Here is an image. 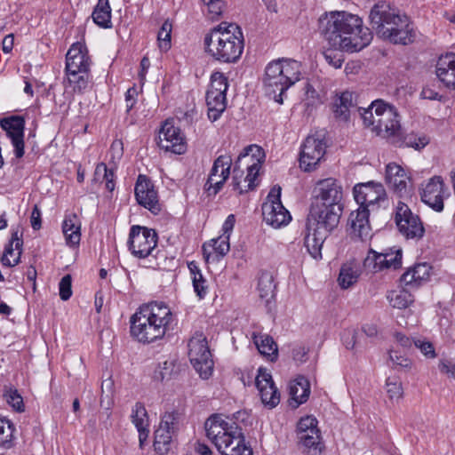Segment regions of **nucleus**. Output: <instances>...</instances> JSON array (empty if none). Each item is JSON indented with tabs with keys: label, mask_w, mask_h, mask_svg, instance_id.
I'll return each instance as SVG.
<instances>
[{
	"label": "nucleus",
	"mask_w": 455,
	"mask_h": 455,
	"mask_svg": "<svg viewBox=\"0 0 455 455\" xmlns=\"http://www.w3.org/2000/svg\"><path fill=\"white\" fill-rule=\"evenodd\" d=\"M318 29L331 48L323 52V57L335 68H341L344 62L342 54L335 50L357 52L372 40V33L363 26V20L344 11L323 14L318 20Z\"/></svg>",
	"instance_id": "obj_1"
},
{
	"label": "nucleus",
	"mask_w": 455,
	"mask_h": 455,
	"mask_svg": "<svg viewBox=\"0 0 455 455\" xmlns=\"http://www.w3.org/2000/svg\"><path fill=\"white\" fill-rule=\"evenodd\" d=\"M132 337L149 344L162 339L177 323L175 315L164 302L153 301L140 306L130 319Z\"/></svg>",
	"instance_id": "obj_2"
},
{
	"label": "nucleus",
	"mask_w": 455,
	"mask_h": 455,
	"mask_svg": "<svg viewBox=\"0 0 455 455\" xmlns=\"http://www.w3.org/2000/svg\"><path fill=\"white\" fill-rule=\"evenodd\" d=\"M369 20L377 36L392 44L407 45L413 43L416 38V31L411 19L386 2L373 5Z\"/></svg>",
	"instance_id": "obj_3"
},
{
	"label": "nucleus",
	"mask_w": 455,
	"mask_h": 455,
	"mask_svg": "<svg viewBox=\"0 0 455 455\" xmlns=\"http://www.w3.org/2000/svg\"><path fill=\"white\" fill-rule=\"evenodd\" d=\"M205 52L220 63H236L243 52L244 37L235 23L221 22L204 36Z\"/></svg>",
	"instance_id": "obj_4"
},
{
	"label": "nucleus",
	"mask_w": 455,
	"mask_h": 455,
	"mask_svg": "<svg viewBox=\"0 0 455 455\" xmlns=\"http://www.w3.org/2000/svg\"><path fill=\"white\" fill-rule=\"evenodd\" d=\"M206 436L222 455H252L242 428L223 414H212L204 422Z\"/></svg>",
	"instance_id": "obj_5"
},
{
	"label": "nucleus",
	"mask_w": 455,
	"mask_h": 455,
	"mask_svg": "<svg viewBox=\"0 0 455 455\" xmlns=\"http://www.w3.org/2000/svg\"><path fill=\"white\" fill-rule=\"evenodd\" d=\"M300 62L291 59H279L267 64L263 79L266 93L275 102L283 104L286 91L299 81Z\"/></svg>",
	"instance_id": "obj_6"
},
{
	"label": "nucleus",
	"mask_w": 455,
	"mask_h": 455,
	"mask_svg": "<svg viewBox=\"0 0 455 455\" xmlns=\"http://www.w3.org/2000/svg\"><path fill=\"white\" fill-rule=\"evenodd\" d=\"M254 151L259 153V148L250 145L239 154L233 169L232 186L239 194L253 190L258 183L257 177L260 170V162L254 159Z\"/></svg>",
	"instance_id": "obj_7"
},
{
	"label": "nucleus",
	"mask_w": 455,
	"mask_h": 455,
	"mask_svg": "<svg viewBox=\"0 0 455 455\" xmlns=\"http://www.w3.org/2000/svg\"><path fill=\"white\" fill-rule=\"evenodd\" d=\"M188 356L200 377L208 379L212 374L214 363L206 337L203 332H196L189 339Z\"/></svg>",
	"instance_id": "obj_8"
},
{
	"label": "nucleus",
	"mask_w": 455,
	"mask_h": 455,
	"mask_svg": "<svg viewBox=\"0 0 455 455\" xmlns=\"http://www.w3.org/2000/svg\"><path fill=\"white\" fill-rule=\"evenodd\" d=\"M375 111L376 133L384 138H400L401 124L396 108L382 100L372 101Z\"/></svg>",
	"instance_id": "obj_9"
},
{
	"label": "nucleus",
	"mask_w": 455,
	"mask_h": 455,
	"mask_svg": "<svg viewBox=\"0 0 455 455\" xmlns=\"http://www.w3.org/2000/svg\"><path fill=\"white\" fill-rule=\"evenodd\" d=\"M157 241L158 235L155 229L134 225L130 229L128 247L133 256L145 259L153 255Z\"/></svg>",
	"instance_id": "obj_10"
},
{
	"label": "nucleus",
	"mask_w": 455,
	"mask_h": 455,
	"mask_svg": "<svg viewBox=\"0 0 455 455\" xmlns=\"http://www.w3.org/2000/svg\"><path fill=\"white\" fill-rule=\"evenodd\" d=\"M343 208L311 204L307 224L331 234L339 223Z\"/></svg>",
	"instance_id": "obj_11"
},
{
	"label": "nucleus",
	"mask_w": 455,
	"mask_h": 455,
	"mask_svg": "<svg viewBox=\"0 0 455 455\" xmlns=\"http://www.w3.org/2000/svg\"><path fill=\"white\" fill-rule=\"evenodd\" d=\"M281 188L275 186L271 188L267 202L262 205L263 219L267 224L275 228L287 225L291 216L281 203Z\"/></svg>",
	"instance_id": "obj_12"
},
{
	"label": "nucleus",
	"mask_w": 455,
	"mask_h": 455,
	"mask_svg": "<svg viewBox=\"0 0 455 455\" xmlns=\"http://www.w3.org/2000/svg\"><path fill=\"white\" fill-rule=\"evenodd\" d=\"M353 193L360 207L372 212L379 209L387 202L386 190L380 183L371 181L355 185Z\"/></svg>",
	"instance_id": "obj_13"
},
{
	"label": "nucleus",
	"mask_w": 455,
	"mask_h": 455,
	"mask_svg": "<svg viewBox=\"0 0 455 455\" xmlns=\"http://www.w3.org/2000/svg\"><path fill=\"white\" fill-rule=\"evenodd\" d=\"M395 222L399 232L407 239H419L424 235L425 229L419 217L401 201L395 206Z\"/></svg>",
	"instance_id": "obj_14"
},
{
	"label": "nucleus",
	"mask_w": 455,
	"mask_h": 455,
	"mask_svg": "<svg viewBox=\"0 0 455 455\" xmlns=\"http://www.w3.org/2000/svg\"><path fill=\"white\" fill-rule=\"evenodd\" d=\"M313 194L311 204L343 206V188L336 179L327 178L317 181Z\"/></svg>",
	"instance_id": "obj_15"
},
{
	"label": "nucleus",
	"mask_w": 455,
	"mask_h": 455,
	"mask_svg": "<svg viewBox=\"0 0 455 455\" xmlns=\"http://www.w3.org/2000/svg\"><path fill=\"white\" fill-rule=\"evenodd\" d=\"M25 125L26 120L22 116L12 115L0 118V127L11 140L16 158H21L25 154Z\"/></svg>",
	"instance_id": "obj_16"
},
{
	"label": "nucleus",
	"mask_w": 455,
	"mask_h": 455,
	"mask_svg": "<svg viewBox=\"0 0 455 455\" xmlns=\"http://www.w3.org/2000/svg\"><path fill=\"white\" fill-rule=\"evenodd\" d=\"M326 145L323 140L309 135L301 146L299 166L304 172H312L323 159Z\"/></svg>",
	"instance_id": "obj_17"
},
{
	"label": "nucleus",
	"mask_w": 455,
	"mask_h": 455,
	"mask_svg": "<svg viewBox=\"0 0 455 455\" xmlns=\"http://www.w3.org/2000/svg\"><path fill=\"white\" fill-rule=\"evenodd\" d=\"M134 195L140 205L154 214L160 212L161 205L158 200V194L149 177L145 174H139L135 183Z\"/></svg>",
	"instance_id": "obj_18"
},
{
	"label": "nucleus",
	"mask_w": 455,
	"mask_h": 455,
	"mask_svg": "<svg viewBox=\"0 0 455 455\" xmlns=\"http://www.w3.org/2000/svg\"><path fill=\"white\" fill-rule=\"evenodd\" d=\"M403 252L401 249L393 251L386 250L383 252H377L371 249L364 259L363 265L372 272H379L384 269H397L402 266Z\"/></svg>",
	"instance_id": "obj_19"
},
{
	"label": "nucleus",
	"mask_w": 455,
	"mask_h": 455,
	"mask_svg": "<svg viewBox=\"0 0 455 455\" xmlns=\"http://www.w3.org/2000/svg\"><path fill=\"white\" fill-rule=\"evenodd\" d=\"M255 386L259 391L262 403L273 409L280 403V393L275 385L272 375L264 368L258 370Z\"/></svg>",
	"instance_id": "obj_20"
},
{
	"label": "nucleus",
	"mask_w": 455,
	"mask_h": 455,
	"mask_svg": "<svg viewBox=\"0 0 455 455\" xmlns=\"http://www.w3.org/2000/svg\"><path fill=\"white\" fill-rule=\"evenodd\" d=\"M91 65L86 45L81 42L74 43L66 54L65 72H90Z\"/></svg>",
	"instance_id": "obj_21"
},
{
	"label": "nucleus",
	"mask_w": 455,
	"mask_h": 455,
	"mask_svg": "<svg viewBox=\"0 0 455 455\" xmlns=\"http://www.w3.org/2000/svg\"><path fill=\"white\" fill-rule=\"evenodd\" d=\"M158 146L165 151L174 154H183L186 150V143L181 136L180 128L166 121L159 133Z\"/></svg>",
	"instance_id": "obj_22"
},
{
	"label": "nucleus",
	"mask_w": 455,
	"mask_h": 455,
	"mask_svg": "<svg viewBox=\"0 0 455 455\" xmlns=\"http://www.w3.org/2000/svg\"><path fill=\"white\" fill-rule=\"evenodd\" d=\"M444 184L440 176L429 179L420 192L421 200L434 211L443 210Z\"/></svg>",
	"instance_id": "obj_23"
},
{
	"label": "nucleus",
	"mask_w": 455,
	"mask_h": 455,
	"mask_svg": "<svg viewBox=\"0 0 455 455\" xmlns=\"http://www.w3.org/2000/svg\"><path fill=\"white\" fill-rule=\"evenodd\" d=\"M385 180L390 189L400 197L409 194L408 182L410 177L406 172L395 163H389L386 167Z\"/></svg>",
	"instance_id": "obj_24"
},
{
	"label": "nucleus",
	"mask_w": 455,
	"mask_h": 455,
	"mask_svg": "<svg viewBox=\"0 0 455 455\" xmlns=\"http://www.w3.org/2000/svg\"><path fill=\"white\" fill-rule=\"evenodd\" d=\"M435 74L447 88L455 89V53L449 52L438 59Z\"/></svg>",
	"instance_id": "obj_25"
},
{
	"label": "nucleus",
	"mask_w": 455,
	"mask_h": 455,
	"mask_svg": "<svg viewBox=\"0 0 455 455\" xmlns=\"http://www.w3.org/2000/svg\"><path fill=\"white\" fill-rule=\"evenodd\" d=\"M23 238L19 228L12 230L11 239L5 246L1 262L5 267H14L19 264L22 251Z\"/></svg>",
	"instance_id": "obj_26"
},
{
	"label": "nucleus",
	"mask_w": 455,
	"mask_h": 455,
	"mask_svg": "<svg viewBox=\"0 0 455 455\" xmlns=\"http://www.w3.org/2000/svg\"><path fill=\"white\" fill-rule=\"evenodd\" d=\"M370 209H364L359 206L356 211L350 213L348 218V223L350 224L353 233L362 240L370 235Z\"/></svg>",
	"instance_id": "obj_27"
},
{
	"label": "nucleus",
	"mask_w": 455,
	"mask_h": 455,
	"mask_svg": "<svg viewBox=\"0 0 455 455\" xmlns=\"http://www.w3.org/2000/svg\"><path fill=\"white\" fill-rule=\"evenodd\" d=\"M132 422L139 432L140 446L142 447L149 435V419L145 405L137 402L132 410Z\"/></svg>",
	"instance_id": "obj_28"
},
{
	"label": "nucleus",
	"mask_w": 455,
	"mask_h": 455,
	"mask_svg": "<svg viewBox=\"0 0 455 455\" xmlns=\"http://www.w3.org/2000/svg\"><path fill=\"white\" fill-rule=\"evenodd\" d=\"M307 228L308 233L305 237V246L312 258L320 259L323 244L330 234L307 224Z\"/></svg>",
	"instance_id": "obj_29"
},
{
	"label": "nucleus",
	"mask_w": 455,
	"mask_h": 455,
	"mask_svg": "<svg viewBox=\"0 0 455 455\" xmlns=\"http://www.w3.org/2000/svg\"><path fill=\"white\" fill-rule=\"evenodd\" d=\"M309 380L304 376L297 377L290 386V395L291 401L290 405L293 408L299 407L306 403L310 395Z\"/></svg>",
	"instance_id": "obj_30"
},
{
	"label": "nucleus",
	"mask_w": 455,
	"mask_h": 455,
	"mask_svg": "<svg viewBox=\"0 0 455 455\" xmlns=\"http://www.w3.org/2000/svg\"><path fill=\"white\" fill-rule=\"evenodd\" d=\"M64 85L66 89L70 88L76 94H84L89 88L91 81L90 72H65Z\"/></svg>",
	"instance_id": "obj_31"
},
{
	"label": "nucleus",
	"mask_w": 455,
	"mask_h": 455,
	"mask_svg": "<svg viewBox=\"0 0 455 455\" xmlns=\"http://www.w3.org/2000/svg\"><path fill=\"white\" fill-rule=\"evenodd\" d=\"M208 117L212 122L218 120L227 108V93L220 92H206Z\"/></svg>",
	"instance_id": "obj_32"
},
{
	"label": "nucleus",
	"mask_w": 455,
	"mask_h": 455,
	"mask_svg": "<svg viewBox=\"0 0 455 455\" xmlns=\"http://www.w3.org/2000/svg\"><path fill=\"white\" fill-rule=\"evenodd\" d=\"M430 269L431 267L426 262L415 264L403 273L400 282L405 286H418L421 281L427 280L429 277Z\"/></svg>",
	"instance_id": "obj_33"
},
{
	"label": "nucleus",
	"mask_w": 455,
	"mask_h": 455,
	"mask_svg": "<svg viewBox=\"0 0 455 455\" xmlns=\"http://www.w3.org/2000/svg\"><path fill=\"white\" fill-rule=\"evenodd\" d=\"M81 223L76 214L71 213L65 216L62 223V232L66 243L69 246L78 245L81 240Z\"/></svg>",
	"instance_id": "obj_34"
},
{
	"label": "nucleus",
	"mask_w": 455,
	"mask_h": 455,
	"mask_svg": "<svg viewBox=\"0 0 455 455\" xmlns=\"http://www.w3.org/2000/svg\"><path fill=\"white\" fill-rule=\"evenodd\" d=\"M354 107L352 92L345 91L340 94H337L332 103V111L335 118L347 122L350 116V108Z\"/></svg>",
	"instance_id": "obj_35"
},
{
	"label": "nucleus",
	"mask_w": 455,
	"mask_h": 455,
	"mask_svg": "<svg viewBox=\"0 0 455 455\" xmlns=\"http://www.w3.org/2000/svg\"><path fill=\"white\" fill-rule=\"evenodd\" d=\"M92 18L93 22L100 28H111L113 24L109 0H98L97 4L93 8Z\"/></svg>",
	"instance_id": "obj_36"
},
{
	"label": "nucleus",
	"mask_w": 455,
	"mask_h": 455,
	"mask_svg": "<svg viewBox=\"0 0 455 455\" xmlns=\"http://www.w3.org/2000/svg\"><path fill=\"white\" fill-rule=\"evenodd\" d=\"M297 443L298 448L305 455H322L325 449L321 435L300 437Z\"/></svg>",
	"instance_id": "obj_37"
},
{
	"label": "nucleus",
	"mask_w": 455,
	"mask_h": 455,
	"mask_svg": "<svg viewBox=\"0 0 455 455\" xmlns=\"http://www.w3.org/2000/svg\"><path fill=\"white\" fill-rule=\"evenodd\" d=\"M253 341L259 352L275 361L277 358V345L269 335L253 334Z\"/></svg>",
	"instance_id": "obj_38"
},
{
	"label": "nucleus",
	"mask_w": 455,
	"mask_h": 455,
	"mask_svg": "<svg viewBox=\"0 0 455 455\" xmlns=\"http://www.w3.org/2000/svg\"><path fill=\"white\" fill-rule=\"evenodd\" d=\"M275 291V283L274 282L273 275L268 271L260 273L258 281V291L261 299L268 302L270 299L274 298Z\"/></svg>",
	"instance_id": "obj_39"
},
{
	"label": "nucleus",
	"mask_w": 455,
	"mask_h": 455,
	"mask_svg": "<svg viewBox=\"0 0 455 455\" xmlns=\"http://www.w3.org/2000/svg\"><path fill=\"white\" fill-rule=\"evenodd\" d=\"M173 435L172 430H169L159 425L158 428L155 431V451L159 454L168 452Z\"/></svg>",
	"instance_id": "obj_40"
},
{
	"label": "nucleus",
	"mask_w": 455,
	"mask_h": 455,
	"mask_svg": "<svg viewBox=\"0 0 455 455\" xmlns=\"http://www.w3.org/2000/svg\"><path fill=\"white\" fill-rule=\"evenodd\" d=\"M317 419L313 416L301 418L297 424V438L300 439V437H310V435H321V432L317 427Z\"/></svg>",
	"instance_id": "obj_41"
},
{
	"label": "nucleus",
	"mask_w": 455,
	"mask_h": 455,
	"mask_svg": "<svg viewBox=\"0 0 455 455\" xmlns=\"http://www.w3.org/2000/svg\"><path fill=\"white\" fill-rule=\"evenodd\" d=\"M14 424L5 417H0V447L10 449L14 445Z\"/></svg>",
	"instance_id": "obj_42"
},
{
	"label": "nucleus",
	"mask_w": 455,
	"mask_h": 455,
	"mask_svg": "<svg viewBox=\"0 0 455 455\" xmlns=\"http://www.w3.org/2000/svg\"><path fill=\"white\" fill-rule=\"evenodd\" d=\"M229 161V156H220L217 157L212 164V167L211 169L208 180L204 185L205 190L209 193L210 196L212 195V191L214 189V184L216 180L215 178H219V174L220 172V166L227 165Z\"/></svg>",
	"instance_id": "obj_43"
},
{
	"label": "nucleus",
	"mask_w": 455,
	"mask_h": 455,
	"mask_svg": "<svg viewBox=\"0 0 455 455\" xmlns=\"http://www.w3.org/2000/svg\"><path fill=\"white\" fill-rule=\"evenodd\" d=\"M94 176L97 180L102 178V180L105 181L106 188L109 192L114 191L116 183L115 172L113 169H109L104 163H100L96 165Z\"/></svg>",
	"instance_id": "obj_44"
},
{
	"label": "nucleus",
	"mask_w": 455,
	"mask_h": 455,
	"mask_svg": "<svg viewBox=\"0 0 455 455\" xmlns=\"http://www.w3.org/2000/svg\"><path fill=\"white\" fill-rule=\"evenodd\" d=\"M3 396L6 403L16 411L22 412L25 411L23 398L18 390L12 387H4Z\"/></svg>",
	"instance_id": "obj_45"
},
{
	"label": "nucleus",
	"mask_w": 455,
	"mask_h": 455,
	"mask_svg": "<svg viewBox=\"0 0 455 455\" xmlns=\"http://www.w3.org/2000/svg\"><path fill=\"white\" fill-rule=\"evenodd\" d=\"M387 299L393 307L399 309H404L413 302L412 295L405 290L393 291L387 296Z\"/></svg>",
	"instance_id": "obj_46"
},
{
	"label": "nucleus",
	"mask_w": 455,
	"mask_h": 455,
	"mask_svg": "<svg viewBox=\"0 0 455 455\" xmlns=\"http://www.w3.org/2000/svg\"><path fill=\"white\" fill-rule=\"evenodd\" d=\"M172 30V24L169 20H166L157 34L158 45L162 52H167L171 48Z\"/></svg>",
	"instance_id": "obj_47"
},
{
	"label": "nucleus",
	"mask_w": 455,
	"mask_h": 455,
	"mask_svg": "<svg viewBox=\"0 0 455 455\" xmlns=\"http://www.w3.org/2000/svg\"><path fill=\"white\" fill-rule=\"evenodd\" d=\"M228 89V77L221 72H213L211 76L208 92H220L227 93Z\"/></svg>",
	"instance_id": "obj_48"
},
{
	"label": "nucleus",
	"mask_w": 455,
	"mask_h": 455,
	"mask_svg": "<svg viewBox=\"0 0 455 455\" xmlns=\"http://www.w3.org/2000/svg\"><path fill=\"white\" fill-rule=\"evenodd\" d=\"M429 143V139L425 136H418L414 133H410L403 137L401 140V145L405 147L413 148L415 149H421Z\"/></svg>",
	"instance_id": "obj_49"
},
{
	"label": "nucleus",
	"mask_w": 455,
	"mask_h": 455,
	"mask_svg": "<svg viewBox=\"0 0 455 455\" xmlns=\"http://www.w3.org/2000/svg\"><path fill=\"white\" fill-rule=\"evenodd\" d=\"M207 7V15L210 20H216L220 18L225 8L224 0L202 1Z\"/></svg>",
	"instance_id": "obj_50"
},
{
	"label": "nucleus",
	"mask_w": 455,
	"mask_h": 455,
	"mask_svg": "<svg viewBox=\"0 0 455 455\" xmlns=\"http://www.w3.org/2000/svg\"><path fill=\"white\" fill-rule=\"evenodd\" d=\"M211 243L210 246L212 247L217 257L222 258L229 251L230 244L228 235H221L217 238L212 239Z\"/></svg>",
	"instance_id": "obj_51"
},
{
	"label": "nucleus",
	"mask_w": 455,
	"mask_h": 455,
	"mask_svg": "<svg viewBox=\"0 0 455 455\" xmlns=\"http://www.w3.org/2000/svg\"><path fill=\"white\" fill-rule=\"evenodd\" d=\"M180 419L181 414L177 411L166 412L163 415L160 425L175 434L179 429Z\"/></svg>",
	"instance_id": "obj_52"
},
{
	"label": "nucleus",
	"mask_w": 455,
	"mask_h": 455,
	"mask_svg": "<svg viewBox=\"0 0 455 455\" xmlns=\"http://www.w3.org/2000/svg\"><path fill=\"white\" fill-rule=\"evenodd\" d=\"M193 287L196 296L199 299H204L208 293L207 280L204 277L201 272H196L193 276Z\"/></svg>",
	"instance_id": "obj_53"
},
{
	"label": "nucleus",
	"mask_w": 455,
	"mask_h": 455,
	"mask_svg": "<svg viewBox=\"0 0 455 455\" xmlns=\"http://www.w3.org/2000/svg\"><path fill=\"white\" fill-rule=\"evenodd\" d=\"M386 386L387 393L391 400H398L403 396V391L402 383L396 379L387 378Z\"/></svg>",
	"instance_id": "obj_54"
},
{
	"label": "nucleus",
	"mask_w": 455,
	"mask_h": 455,
	"mask_svg": "<svg viewBox=\"0 0 455 455\" xmlns=\"http://www.w3.org/2000/svg\"><path fill=\"white\" fill-rule=\"evenodd\" d=\"M339 283L342 288H348L353 283H355L357 280V275L355 272L351 267H341L339 275Z\"/></svg>",
	"instance_id": "obj_55"
},
{
	"label": "nucleus",
	"mask_w": 455,
	"mask_h": 455,
	"mask_svg": "<svg viewBox=\"0 0 455 455\" xmlns=\"http://www.w3.org/2000/svg\"><path fill=\"white\" fill-rule=\"evenodd\" d=\"M232 165V158L229 156V161L227 165L220 166V172L219 174V180H216L214 184V189L212 191V196H216L220 189L223 188L226 180L228 179L230 175V168Z\"/></svg>",
	"instance_id": "obj_56"
},
{
	"label": "nucleus",
	"mask_w": 455,
	"mask_h": 455,
	"mask_svg": "<svg viewBox=\"0 0 455 455\" xmlns=\"http://www.w3.org/2000/svg\"><path fill=\"white\" fill-rule=\"evenodd\" d=\"M59 293L62 300H68L72 296V278L70 275H64L59 283Z\"/></svg>",
	"instance_id": "obj_57"
},
{
	"label": "nucleus",
	"mask_w": 455,
	"mask_h": 455,
	"mask_svg": "<svg viewBox=\"0 0 455 455\" xmlns=\"http://www.w3.org/2000/svg\"><path fill=\"white\" fill-rule=\"evenodd\" d=\"M389 357L395 369H407L411 366V361L396 350H391Z\"/></svg>",
	"instance_id": "obj_58"
},
{
	"label": "nucleus",
	"mask_w": 455,
	"mask_h": 455,
	"mask_svg": "<svg viewBox=\"0 0 455 455\" xmlns=\"http://www.w3.org/2000/svg\"><path fill=\"white\" fill-rule=\"evenodd\" d=\"M362 118L365 126H372V131L376 132L377 123H375L377 117H375V111L372 108V103L367 109H363L362 113Z\"/></svg>",
	"instance_id": "obj_59"
},
{
	"label": "nucleus",
	"mask_w": 455,
	"mask_h": 455,
	"mask_svg": "<svg viewBox=\"0 0 455 455\" xmlns=\"http://www.w3.org/2000/svg\"><path fill=\"white\" fill-rule=\"evenodd\" d=\"M413 344L416 347L419 348L421 353L429 358L435 356L434 346L429 341H421L419 339L414 340Z\"/></svg>",
	"instance_id": "obj_60"
},
{
	"label": "nucleus",
	"mask_w": 455,
	"mask_h": 455,
	"mask_svg": "<svg viewBox=\"0 0 455 455\" xmlns=\"http://www.w3.org/2000/svg\"><path fill=\"white\" fill-rule=\"evenodd\" d=\"M438 368L442 373L447 374L451 377H455V362L448 359H443L440 361Z\"/></svg>",
	"instance_id": "obj_61"
},
{
	"label": "nucleus",
	"mask_w": 455,
	"mask_h": 455,
	"mask_svg": "<svg viewBox=\"0 0 455 455\" xmlns=\"http://www.w3.org/2000/svg\"><path fill=\"white\" fill-rule=\"evenodd\" d=\"M308 349L303 346H297L292 349L293 360L302 363L307 361Z\"/></svg>",
	"instance_id": "obj_62"
},
{
	"label": "nucleus",
	"mask_w": 455,
	"mask_h": 455,
	"mask_svg": "<svg viewBox=\"0 0 455 455\" xmlns=\"http://www.w3.org/2000/svg\"><path fill=\"white\" fill-rule=\"evenodd\" d=\"M138 95L137 89L135 87H131L127 90L125 93V102H126V111L129 112L132 109L134 105L136 104V96Z\"/></svg>",
	"instance_id": "obj_63"
},
{
	"label": "nucleus",
	"mask_w": 455,
	"mask_h": 455,
	"mask_svg": "<svg viewBox=\"0 0 455 455\" xmlns=\"http://www.w3.org/2000/svg\"><path fill=\"white\" fill-rule=\"evenodd\" d=\"M30 222L33 229L38 230L41 228V211L37 205H35L32 210Z\"/></svg>",
	"instance_id": "obj_64"
}]
</instances>
